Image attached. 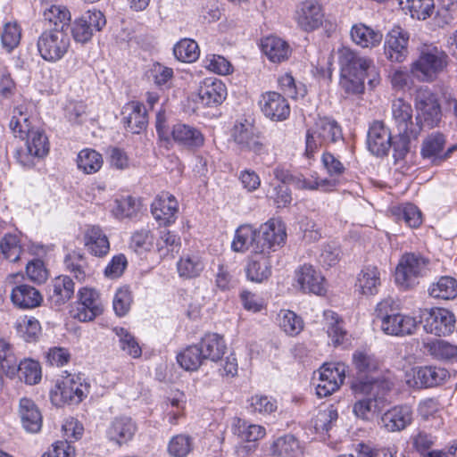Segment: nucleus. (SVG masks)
I'll return each mask as SVG.
<instances>
[{
	"label": "nucleus",
	"instance_id": "13d9d810",
	"mask_svg": "<svg viewBox=\"0 0 457 457\" xmlns=\"http://www.w3.org/2000/svg\"><path fill=\"white\" fill-rule=\"evenodd\" d=\"M112 330L118 337L120 348L123 352L133 358H138L141 356V347L131 333L121 327H115Z\"/></svg>",
	"mask_w": 457,
	"mask_h": 457
},
{
	"label": "nucleus",
	"instance_id": "774afa93",
	"mask_svg": "<svg viewBox=\"0 0 457 457\" xmlns=\"http://www.w3.org/2000/svg\"><path fill=\"white\" fill-rule=\"evenodd\" d=\"M137 200L132 196H126L115 201L113 214L118 219L131 218L138 212Z\"/></svg>",
	"mask_w": 457,
	"mask_h": 457
},
{
	"label": "nucleus",
	"instance_id": "4be33fe9",
	"mask_svg": "<svg viewBox=\"0 0 457 457\" xmlns=\"http://www.w3.org/2000/svg\"><path fill=\"white\" fill-rule=\"evenodd\" d=\"M391 133L382 121H374L368 131V148L377 156H384L391 147Z\"/></svg>",
	"mask_w": 457,
	"mask_h": 457
},
{
	"label": "nucleus",
	"instance_id": "3c124183",
	"mask_svg": "<svg viewBox=\"0 0 457 457\" xmlns=\"http://www.w3.org/2000/svg\"><path fill=\"white\" fill-rule=\"evenodd\" d=\"M403 10L409 12L412 18L426 20L434 10V0H399Z\"/></svg>",
	"mask_w": 457,
	"mask_h": 457
},
{
	"label": "nucleus",
	"instance_id": "c9c22d12",
	"mask_svg": "<svg viewBox=\"0 0 457 457\" xmlns=\"http://www.w3.org/2000/svg\"><path fill=\"white\" fill-rule=\"evenodd\" d=\"M74 294V283L68 276L56 277L49 289V298L55 305H62Z\"/></svg>",
	"mask_w": 457,
	"mask_h": 457
},
{
	"label": "nucleus",
	"instance_id": "f257e3e1",
	"mask_svg": "<svg viewBox=\"0 0 457 457\" xmlns=\"http://www.w3.org/2000/svg\"><path fill=\"white\" fill-rule=\"evenodd\" d=\"M340 65V86L348 95H357L364 91V80L369 78V85L376 87L380 80L373 61L360 55L349 47L338 51Z\"/></svg>",
	"mask_w": 457,
	"mask_h": 457
},
{
	"label": "nucleus",
	"instance_id": "c85d7f7f",
	"mask_svg": "<svg viewBox=\"0 0 457 457\" xmlns=\"http://www.w3.org/2000/svg\"><path fill=\"white\" fill-rule=\"evenodd\" d=\"M171 137L177 145L190 150L199 148L204 143V137L199 129L182 123L173 126Z\"/></svg>",
	"mask_w": 457,
	"mask_h": 457
},
{
	"label": "nucleus",
	"instance_id": "6ab92c4d",
	"mask_svg": "<svg viewBox=\"0 0 457 457\" xmlns=\"http://www.w3.org/2000/svg\"><path fill=\"white\" fill-rule=\"evenodd\" d=\"M324 14L321 6L313 0H306L298 4L295 19L298 26L305 31H312L322 25Z\"/></svg>",
	"mask_w": 457,
	"mask_h": 457
},
{
	"label": "nucleus",
	"instance_id": "de8ad7c7",
	"mask_svg": "<svg viewBox=\"0 0 457 457\" xmlns=\"http://www.w3.org/2000/svg\"><path fill=\"white\" fill-rule=\"evenodd\" d=\"M18 359L12 345L4 339H0V369L9 378L18 373Z\"/></svg>",
	"mask_w": 457,
	"mask_h": 457
},
{
	"label": "nucleus",
	"instance_id": "ddd939ff",
	"mask_svg": "<svg viewBox=\"0 0 457 457\" xmlns=\"http://www.w3.org/2000/svg\"><path fill=\"white\" fill-rule=\"evenodd\" d=\"M88 388L89 386L79 375L69 374L58 382L52 397L54 399L59 395L62 403L78 404L87 396Z\"/></svg>",
	"mask_w": 457,
	"mask_h": 457
},
{
	"label": "nucleus",
	"instance_id": "dca6fc26",
	"mask_svg": "<svg viewBox=\"0 0 457 457\" xmlns=\"http://www.w3.org/2000/svg\"><path fill=\"white\" fill-rule=\"evenodd\" d=\"M102 312L103 306L96 290L85 287L79 291L75 319L82 322L91 321Z\"/></svg>",
	"mask_w": 457,
	"mask_h": 457
},
{
	"label": "nucleus",
	"instance_id": "c756f323",
	"mask_svg": "<svg viewBox=\"0 0 457 457\" xmlns=\"http://www.w3.org/2000/svg\"><path fill=\"white\" fill-rule=\"evenodd\" d=\"M123 122L127 130L138 134L147 124L146 110L143 104L132 101L123 107Z\"/></svg>",
	"mask_w": 457,
	"mask_h": 457
},
{
	"label": "nucleus",
	"instance_id": "473e14b6",
	"mask_svg": "<svg viewBox=\"0 0 457 457\" xmlns=\"http://www.w3.org/2000/svg\"><path fill=\"white\" fill-rule=\"evenodd\" d=\"M247 279L255 283H262L271 275V265L267 253H255L252 256L245 267Z\"/></svg>",
	"mask_w": 457,
	"mask_h": 457
},
{
	"label": "nucleus",
	"instance_id": "09e8293b",
	"mask_svg": "<svg viewBox=\"0 0 457 457\" xmlns=\"http://www.w3.org/2000/svg\"><path fill=\"white\" fill-rule=\"evenodd\" d=\"M324 319L327 333L331 338L333 344H342L346 336V330L344 328L343 320L337 313L329 310L324 312Z\"/></svg>",
	"mask_w": 457,
	"mask_h": 457
},
{
	"label": "nucleus",
	"instance_id": "37998d69",
	"mask_svg": "<svg viewBox=\"0 0 457 457\" xmlns=\"http://www.w3.org/2000/svg\"><path fill=\"white\" fill-rule=\"evenodd\" d=\"M256 242L257 231L250 225H243L236 230L231 247L233 251L238 253H244L251 247L254 253Z\"/></svg>",
	"mask_w": 457,
	"mask_h": 457
},
{
	"label": "nucleus",
	"instance_id": "0eeeda50",
	"mask_svg": "<svg viewBox=\"0 0 457 457\" xmlns=\"http://www.w3.org/2000/svg\"><path fill=\"white\" fill-rule=\"evenodd\" d=\"M287 234L284 223L278 219H270L257 231L254 253H270L276 251L285 242Z\"/></svg>",
	"mask_w": 457,
	"mask_h": 457
},
{
	"label": "nucleus",
	"instance_id": "4d7b16f0",
	"mask_svg": "<svg viewBox=\"0 0 457 457\" xmlns=\"http://www.w3.org/2000/svg\"><path fill=\"white\" fill-rule=\"evenodd\" d=\"M66 269L73 274L75 278L79 281H85L89 276V268L87 264L85 257L76 252L69 253L64 260Z\"/></svg>",
	"mask_w": 457,
	"mask_h": 457
},
{
	"label": "nucleus",
	"instance_id": "cd10ccee",
	"mask_svg": "<svg viewBox=\"0 0 457 457\" xmlns=\"http://www.w3.org/2000/svg\"><path fill=\"white\" fill-rule=\"evenodd\" d=\"M10 297L13 305L21 310L37 308L43 302L41 293L34 287L27 284L13 287Z\"/></svg>",
	"mask_w": 457,
	"mask_h": 457
},
{
	"label": "nucleus",
	"instance_id": "79ce46f5",
	"mask_svg": "<svg viewBox=\"0 0 457 457\" xmlns=\"http://www.w3.org/2000/svg\"><path fill=\"white\" fill-rule=\"evenodd\" d=\"M232 431L241 440L246 442H255L262 439L266 430L262 426L255 424H247V422L240 418H234L232 423Z\"/></svg>",
	"mask_w": 457,
	"mask_h": 457
},
{
	"label": "nucleus",
	"instance_id": "1a4fd4ad",
	"mask_svg": "<svg viewBox=\"0 0 457 457\" xmlns=\"http://www.w3.org/2000/svg\"><path fill=\"white\" fill-rule=\"evenodd\" d=\"M410 33L400 26H394L385 37L384 54L391 62H403L409 55Z\"/></svg>",
	"mask_w": 457,
	"mask_h": 457
},
{
	"label": "nucleus",
	"instance_id": "680f3d73",
	"mask_svg": "<svg viewBox=\"0 0 457 457\" xmlns=\"http://www.w3.org/2000/svg\"><path fill=\"white\" fill-rule=\"evenodd\" d=\"M21 38V29L17 22L10 21L4 25L1 33V43L3 47L8 52L16 48Z\"/></svg>",
	"mask_w": 457,
	"mask_h": 457
},
{
	"label": "nucleus",
	"instance_id": "b1692460",
	"mask_svg": "<svg viewBox=\"0 0 457 457\" xmlns=\"http://www.w3.org/2000/svg\"><path fill=\"white\" fill-rule=\"evenodd\" d=\"M295 280L303 292L323 295L324 277L313 266L303 264L295 270Z\"/></svg>",
	"mask_w": 457,
	"mask_h": 457
},
{
	"label": "nucleus",
	"instance_id": "5fc2aeb1",
	"mask_svg": "<svg viewBox=\"0 0 457 457\" xmlns=\"http://www.w3.org/2000/svg\"><path fill=\"white\" fill-rule=\"evenodd\" d=\"M280 328L288 336L295 337L303 329V320L295 312L290 310H281L278 313Z\"/></svg>",
	"mask_w": 457,
	"mask_h": 457
},
{
	"label": "nucleus",
	"instance_id": "603ef678",
	"mask_svg": "<svg viewBox=\"0 0 457 457\" xmlns=\"http://www.w3.org/2000/svg\"><path fill=\"white\" fill-rule=\"evenodd\" d=\"M78 168L86 174H93L98 171L103 165L102 155L89 148L81 150L77 157Z\"/></svg>",
	"mask_w": 457,
	"mask_h": 457
},
{
	"label": "nucleus",
	"instance_id": "a19ab883",
	"mask_svg": "<svg viewBox=\"0 0 457 457\" xmlns=\"http://www.w3.org/2000/svg\"><path fill=\"white\" fill-rule=\"evenodd\" d=\"M271 452L273 455L279 457H300L303 448L295 436L286 435L273 443Z\"/></svg>",
	"mask_w": 457,
	"mask_h": 457
},
{
	"label": "nucleus",
	"instance_id": "49530a36",
	"mask_svg": "<svg viewBox=\"0 0 457 457\" xmlns=\"http://www.w3.org/2000/svg\"><path fill=\"white\" fill-rule=\"evenodd\" d=\"M177 269L180 277L192 278L201 274L204 269V264L198 254L188 253L179 259Z\"/></svg>",
	"mask_w": 457,
	"mask_h": 457
},
{
	"label": "nucleus",
	"instance_id": "4468645a",
	"mask_svg": "<svg viewBox=\"0 0 457 457\" xmlns=\"http://www.w3.org/2000/svg\"><path fill=\"white\" fill-rule=\"evenodd\" d=\"M456 324L454 314L445 308H432L424 318V329L438 337L451 335Z\"/></svg>",
	"mask_w": 457,
	"mask_h": 457
},
{
	"label": "nucleus",
	"instance_id": "69168bd1",
	"mask_svg": "<svg viewBox=\"0 0 457 457\" xmlns=\"http://www.w3.org/2000/svg\"><path fill=\"white\" fill-rule=\"evenodd\" d=\"M192 450V438L184 434L173 436L168 445V452L173 457H186Z\"/></svg>",
	"mask_w": 457,
	"mask_h": 457
},
{
	"label": "nucleus",
	"instance_id": "0e129e2a",
	"mask_svg": "<svg viewBox=\"0 0 457 457\" xmlns=\"http://www.w3.org/2000/svg\"><path fill=\"white\" fill-rule=\"evenodd\" d=\"M154 236L148 228L136 230L131 237L130 246L137 253L150 251L154 246Z\"/></svg>",
	"mask_w": 457,
	"mask_h": 457
},
{
	"label": "nucleus",
	"instance_id": "39448f33",
	"mask_svg": "<svg viewBox=\"0 0 457 457\" xmlns=\"http://www.w3.org/2000/svg\"><path fill=\"white\" fill-rule=\"evenodd\" d=\"M430 261L420 253H405L403 254L395 270V282L404 289L411 288L419 283V279L427 276L430 268Z\"/></svg>",
	"mask_w": 457,
	"mask_h": 457
},
{
	"label": "nucleus",
	"instance_id": "2f4dec72",
	"mask_svg": "<svg viewBox=\"0 0 457 457\" xmlns=\"http://www.w3.org/2000/svg\"><path fill=\"white\" fill-rule=\"evenodd\" d=\"M351 39L353 42L361 48H374L380 45L383 35L371 27L364 23H357L353 25L350 31Z\"/></svg>",
	"mask_w": 457,
	"mask_h": 457
},
{
	"label": "nucleus",
	"instance_id": "2eb2a0df",
	"mask_svg": "<svg viewBox=\"0 0 457 457\" xmlns=\"http://www.w3.org/2000/svg\"><path fill=\"white\" fill-rule=\"evenodd\" d=\"M259 105L264 116L274 121H283L290 115L287 100L275 91L263 93L259 100Z\"/></svg>",
	"mask_w": 457,
	"mask_h": 457
},
{
	"label": "nucleus",
	"instance_id": "052dcab7",
	"mask_svg": "<svg viewBox=\"0 0 457 457\" xmlns=\"http://www.w3.org/2000/svg\"><path fill=\"white\" fill-rule=\"evenodd\" d=\"M338 418L337 410L334 405H329L323 410H320L312 420V424L318 433L328 432L334 422Z\"/></svg>",
	"mask_w": 457,
	"mask_h": 457
},
{
	"label": "nucleus",
	"instance_id": "a211bd4d",
	"mask_svg": "<svg viewBox=\"0 0 457 457\" xmlns=\"http://www.w3.org/2000/svg\"><path fill=\"white\" fill-rule=\"evenodd\" d=\"M179 212L177 199L168 192H162L151 204V212L155 220L162 226L174 223Z\"/></svg>",
	"mask_w": 457,
	"mask_h": 457
},
{
	"label": "nucleus",
	"instance_id": "c03bdc74",
	"mask_svg": "<svg viewBox=\"0 0 457 457\" xmlns=\"http://www.w3.org/2000/svg\"><path fill=\"white\" fill-rule=\"evenodd\" d=\"M267 200L276 208H286L292 203V192L288 186L285 184H276L270 182L266 190Z\"/></svg>",
	"mask_w": 457,
	"mask_h": 457
},
{
	"label": "nucleus",
	"instance_id": "8fccbe9b",
	"mask_svg": "<svg viewBox=\"0 0 457 457\" xmlns=\"http://www.w3.org/2000/svg\"><path fill=\"white\" fill-rule=\"evenodd\" d=\"M14 327L17 334L27 342L36 341L41 332L39 321L31 316L20 317Z\"/></svg>",
	"mask_w": 457,
	"mask_h": 457
},
{
	"label": "nucleus",
	"instance_id": "393cba45",
	"mask_svg": "<svg viewBox=\"0 0 457 457\" xmlns=\"http://www.w3.org/2000/svg\"><path fill=\"white\" fill-rule=\"evenodd\" d=\"M137 431V425L130 417L118 416L111 422L106 430L108 439L119 445L130 441Z\"/></svg>",
	"mask_w": 457,
	"mask_h": 457
},
{
	"label": "nucleus",
	"instance_id": "aec40b11",
	"mask_svg": "<svg viewBox=\"0 0 457 457\" xmlns=\"http://www.w3.org/2000/svg\"><path fill=\"white\" fill-rule=\"evenodd\" d=\"M385 272L376 265H365L357 274L355 290L364 296L376 295L382 284Z\"/></svg>",
	"mask_w": 457,
	"mask_h": 457
},
{
	"label": "nucleus",
	"instance_id": "a878e982",
	"mask_svg": "<svg viewBox=\"0 0 457 457\" xmlns=\"http://www.w3.org/2000/svg\"><path fill=\"white\" fill-rule=\"evenodd\" d=\"M412 411L410 406H395L386 411L380 419V426L388 432L404 429L411 423Z\"/></svg>",
	"mask_w": 457,
	"mask_h": 457
},
{
	"label": "nucleus",
	"instance_id": "7ed1b4c3",
	"mask_svg": "<svg viewBox=\"0 0 457 457\" xmlns=\"http://www.w3.org/2000/svg\"><path fill=\"white\" fill-rule=\"evenodd\" d=\"M394 383L384 378L383 380L365 381L362 379L353 381L352 389L356 395H365L366 398L357 401L353 408L356 417L361 420H370L378 411L385 401V395L389 392Z\"/></svg>",
	"mask_w": 457,
	"mask_h": 457
},
{
	"label": "nucleus",
	"instance_id": "5701e85b",
	"mask_svg": "<svg viewBox=\"0 0 457 457\" xmlns=\"http://www.w3.org/2000/svg\"><path fill=\"white\" fill-rule=\"evenodd\" d=\"M86 250L99 258L105 257L110 251V242L104 230L96 225L87 226L83 234Z\"/></svg>",
	"mask_w": 457,
	"mask_h": 457
},
{
	"label": "nucleus",
	"instance_id": "58836bf2",
	"mask_svg": "<svg viewBox=\"0 0 457 457\" xmlns=\"http://www.w3.org/2000/svg\"><path fill=\"white\" fill-rule=\"evenodd\" d=\"M447 376V370L435 366L420 367L414 370L415 385L431 387L439 385Z\"/></svg>",
	"mask_w": 457,
	"mask_h": 457
},
{
	"label": "nucleus",
	"instance_id": "bf43d9fd",
	"mask_svg": "<svg viewBox=\"0 0 457 457\" xmlns=\"http://www.w3.org/2000/svg\"><path fill=\"white\" fill-rule=\"evenodd\" d=\"M173 54L180 62H193L198 59L200 51L195 41L184 38L175 45Z\"/></svg>",
	"mask_w": 457,
	"mask_h": 457
},
{
	"label": "nucleus",
	"instance_id": "bb28decb",
	"mask_svg": "<svg viewBox=\"0 0 457 457\" xmlns=\"http://www.w3.org/2000/svg\"><path fill=\"white\" fill-rule=\"evenodd\" d=\"M227 88L221 80L205 79L199 86L198 97L205 106H217L226 99Z\"/></svg>",
	"mask_w": 457,
	"mask_h": 457
},
{
	"label": "nucleus",
	"instance_id": "20e7f679",
	"mask_svg": "<svg viewBox=\"0 0 457 457\" xmlns=\"http://www.w3.org/2000/svg\"><path fill=\"white\" fill-rule=\"evenodd\" d=\"M342 139V129L338 122L328 117H320L306 132L305 155L312 158L320 147Z\"/></svg>",
	"mask_w": 457,
	"mask_h": 457
},
{
	"label": "nucleus",
	"instance_id": "ea45409f",
	"mask_svg": "<svg viewBox=\"0 0 457 457\" xmlns=\"http://www.w3.org/2000/svg\"><path fill=\"white\" fill-rule=\"evenodd\" d=\"M425 350L438 361H457V345L443 339H436L424 345Z\"/></svg>",
	"mask_w": 457,
	"mask_h": 457
},
{
	"label": "nucleus",
	"instance_id": "e433bc0d",
	"mask_svg": "<svg viewBox=\"0 0 457 457\" xmlns=\"http://www.w3.org/2000/svg\"><path fill=\"white\" fill-rule=\"evenodd\" d=\"M9 128L13 136L21 140H24V137H28V133L36 128L32 124L30 115L24 105H19L13 109Z\"/></svg>",
	"mask_w": 457,
	"mask_h": 457
},
{
	"label": "nucleus",
	"instance_id": "423d86ee",
	"mask_svg": "<svg viewBox=\"0 0 457 457\" xmlns=\"http://www.w3.org/2000/svg\"><path fill=\"white\" fill-rule=\"evenodd\" d=\"M70 37L62 29L45 30L37 39L40 56L47 62H56L63 58L70 48Z\"/></svg>",
	"mask_w": 457,
	"mask_h": 457
},
{
	"label": "nucleus",
	"instance_id": "f3484780",
	"mask_svg": "<svg viewBox=\"0 0 457 457\" xmlns=\"http://www.w3.org/2000/svg\"><path fill=\"white\" fill-rule=\"evenodd\" d=\"M232 137L239 149L261 154L264 145L261 141L256 128L250 122L237 123L232 129Z\"/></svg>",
	"mask_w": 457,
	"mask_h": 457
},
{
	"label": "nucleus",
	"instance_id": "e2e57ef3",
	"mask_svg": "<svg viewBox=\"0 0 457 457\" xmlns=\"http://www.w3.org/2000/svg\"><path fill=\"white\" fill-rule=\"evenodd\" d=\"M18 369L20 379L26 384L36 385L41 380V367L37 361L24 360L20 361Z\"/></svg>",
	"mask_w": 457,
	"mask_h": 457
},
{
	"label": "nucleus",
	"instance_id": "864d4df0",
	"mask_svg": "<svg viewBox=\"0 0 457 457\" xmlns=\"http://www.w3.org/2000/svg\"><path fill=\"white\" fill-rule=\"evenodd\" d=\"M179 364L186 370L195 371L203 364L204 358L198 344L187 347L177 356Z\"/></svg>",
	"mask_w": 457,
	"mask_h": 457
},
{
	"label": "nucleus",
	"instance_id": "4c0bfd02",
	"mask_svg": "<svg viewBox=\"0 0 457 457\" xmlns=\"http://www.w3.org/2000/svg\"><path fill=\"white\" fill-rule=\"evenodd\" d=\"M262 50L272 62L287 60L291 53L289 45L277 37H267L262 41Z\"/></svg>",
	"mask_w": 457,
	"mask_h": 457
},
{
	"label": "nucleus",
	"instance_id": "f8f14e48",
	"mask_svg": "<svg viewBox=\"0 0 457 457\" xmlns=\"http://www.w3.org/2000/svg\"><path fill=\"white\" fill-rule=\"evenodd\" d=\"M415 106L421 123L429 129L438 125L442 112L438 99L434 93L427 88L418 91Z\"/></svg>",
	"mask_w": 457,
	"mask_h": 457
},
{
	"label": "nucleus",
	"instance_id": "6e6d98bb",
	"mask_svg": "<svg viewBox=\"0 0 457 457\" xmlns=\"http://www.w3.org/2000/svg\"><path fill=\"white\" fill-rule=\"evenodd\" d=\"M442 410L436 399L428 398L420 403L418 411L424 420H432V426L439 428L443 424Z\"/></svg>",
	"mask_w": 457,
	"mask_h": 457
},
{
	"label": "nucleus",
	"instance_id": "f704fd0d",
	"mask_svg": "<svg viewBox=\"0 0 457 457\" xmlns=\"http://www.w3.org/2000/svg\"><path fill=\"white\" fill-rule=\"evenodd\" d=\"M198 346L203 352L204 360L218 361L226 351V344L221 336L216 333H208L201 339Z\"/></svg>",
	"mask_w": 457,
	"mask_h": 457
},
{
	"label": "nucleus",
	"instance_id": "7c9ffc66",
	"mask_svg": "<svg viewBox=\"0 0 457 457\" xmlns=\"http://www.w3.org/2000/svg\"><path fill=\"white\" fill-rule=\"evenodd\" d=\"M19 416L24 429L29 433H37L42 427V414L37 405L29 398L23 397L19 403Z\"/></svg>",
	"mask_w": 457,
	"mask_h": 457
},
{
	"label": "nucleus",
	"instance_id": "412c9836",
	"mask_svg": "<svg viewBox=\"0 0 457 457\" xmlns=\"http://www.w3.org/2000/svg\"><path fill=\"white\" fill-rule=\"evenodd\" d=\"M392 114L399 133H409L412 136L420 135L421 125L412 120V108L411 104L402 98L395 99L392 104Z\"/></svg>",
	"mask_w": 457,
	"mask_h": 457
},
{
	"label": "nucleus",
	"instance_id": "9d476101",
	"mask_svg": "<svg viewBox=\"0 0 457 457\" xmlns=\"http://www.w3.org/2000/svg\"><path fill=\"white\" fill-rule=\"evenodd\" d=\"M106 24V20L102 12L89 10L72 23L71 33L74 40L79 43H87L95 32L100 31Z\"/></svg>",
	"mask_w": 457,
	"mask_h": 457
},
{
	"label": "nucleus",
	"instance_id": "6e6552de",
	"mask_svg": "<svg viewBox=\"0 0 457 457\" xmlns=\"http://www.w3.org/2000/svg\"><path fill=\"white\" fill-rule=\"evenodd\" d=\"M26 141L25 148L17 152V160L24 167H32L36 159L45 157L49 151V142L44 130L35 128L28 137H24Z\"/></svg>",
	"mask_w": 457,
	"mask_h": 457
},
{
	"label": "nucleus",
	"instance_id": "338daca9",
	"mask_svg": "<svg viewBox=\"0 0 457 457\" xmlns=\"http://www.w3.org/2000/svg\"><path fill=\"white\" fill-rule=\"evenodd\" d=\"M0 248L4 257L11 262L19 261L22 252L15 235H5L0 242Z\"/></svg>",
	"mask_w": 457,
	"mask_h": 457
},
{
	"label": "nucleus",
	"instance_id": "f03ea898",
	"mask_svg": "<svg viewBox=\"0 0 457 457\" xmlns=\"http://www.w3.org/2000/svg\"><path fill=\"white\" fill-rule=\"evenodd\" d=\"M418 56L410 65V72L420 82L431 83L446 71L451 59L435 44H423L417 48Z\"/></svg>",
	"mask_w": 457,
	"mask_h": 457
},
{
	"label": "nucleus",
	"instance_id": "a18cd8bd",
	"mask_svg": "<svg viewBox=\"0 0 457 457\" xmlns=\"http://www.w3.org/2000/svg\"><path fill=\"white\" fill-rule=\"evenodd\" d=\"M428 293L434 298L454 299L457 296V280L450 276H443L429 287Z\"/></svg>",
	"mask_w": 457,
	"mask_h": 457
},
{
	"label": "nucleus",
	"instance_id": "72a5a7b5",
	"mask_svg": "<svg viewBox=\"0 0 457 457\" xmlns=\"http://www.w3.org/2000/svg\"><path fill=\"white\" fill-rule=\"evenodd\" d=\"M353 364L357 370V378L354 381L362 379L369 381L383 380L384 378H375L372 374L378 369V361L367 352H356L353 356Z\"/></svg>",
	"mask_w": 457,
	"mask_h": 457
},
{
	"label": "nucleus",
	"instance_id": "9b49d317",
	"mask_svg": "<svg viewBox=\"0 0 457 457\" xmlns=\"http://www.w3.org/2000/svg\"><path fill=\"white\" fill-rule=\"evenodd\" d=\"M345 377V367L343 363H325L319 370V380L316 394L327 397L339 389Z\"/></svg>",
	"mask_w": 457,
	"mask_h": 457
}]
</instances>
